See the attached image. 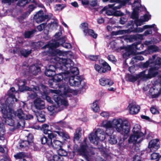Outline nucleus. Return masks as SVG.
Wrapping results in <instances>:
<instances>
[{"mask_svg":"<svg viewBox=\"0 0 161 161\" xmlns=\"http://www.w3.org/2000/svg\"><path fill=\"white\" fill-rule=\"evenodd\" d=\"M130 0H123L121 1L120 0V1L119 2L120 3V5L118 6L114 7V9L116 10L117 9H119L121 7L125 5L127 3L130 4L131 3L129 2Z\"/></svg>","mask_w":161,"mask_h":161,"instance_id":"32","label":"nucleus"},{"mask_svg":"<svg viewBox=\"0 0 161 161\" xmlns=\"http://www.w3.org/2000/svg\"><path fill=\"white\" fill-rule=\"evenodd\" d=\"M101 126L105 128V133L108 135L111 134L114 129L122 135H127L129 133L130 128V124L128 121L120 118L104 120L102 122Z\"/></svg>","mask_w":161,"mask_h":161,"instance_id":"2","label":"nucleus"},{"mask_svg":"<svg viewBox=\"0 0 161 161\" xmlns=\"http://www.w3.org/2000/svg\"><path fill=\"white\" fill-rule=\"evenodd\" d=\"M38 91H35L33 94L30 95V97L32 98H34L37 96V94L41 93L42 97L44 99H46L48 102L52 103L53 101L51 100V97L47 95L48 92L47 90V88L45 86L42 85L38 87Z\"/></svg>","mask_w":161,"mask_h":161,"instance_id":"9","label":"nucleus"},{"mask_svg":"<svg viewBox=\"0 0 161 161\" xmlns=\"http://www.w3.org/2000/svg\"><path fill=\"white\" fill-rule=\"evenodd\" d=\"M117 136L114 135H111L109 140V142L111 144H115L117 142Z\"/></svg>","mask_w":161,"mask_h":161,"instance_id":"38","label":"nucleus"},{"mask_svg":"<svg viewBox=\"0 0 161 161\" xmlns=\"http://www.w3.org/2000/svg\"><path fill=\"white\" fill-rule=\"evenodd\" d=\"M151 18V15L147 14H145L142 17L139 19H136L135 20V23L136 27L138 26H141L143 24L144 22L148 21Z\"/></svg>","mask_w":161,"mask_h":161,"instance_id":"22","label":"nucleus"},{"mask_svg":"<svg viewBox=\"0 0 161 161\" xmlns=\"http://www.w3.org/2000/svg\"><path fill=\"white\" fill-rule=\"evenodd\" d=\"M155 65L154 68H153L150 69L148 71L147 74H146V71H144L140 74L141 77H142L144 78H150L152 77L155 76L157 74V69L159 68L160 65L161 64V58H157L156 62L154 64Z\"/></svg>","mask_w":161,"mask_h":161,"instance_id":"8","label":"nucleus"},{"mask_svg":"<svg viewBox=\"0 0 161 161\" xmlns=\"http://www.w3.org/2000/svg\"><path fill=\"white\" fill-rule=\"evenodd\" d=\"M71 4L72 6L75 8L78 7L79 6L78 3L76 2H72L71 3Z\"/></svg>","mask_w":161,"mask_h":161,"instance_id":"63","label":"nucleus"},{"mask_svg":"<svg viewBox=\"0 0 161 161\" xmlns=\"http://www.w3.org/2000/svg\"><path fill=\"white\" fill-rule=\"evenodd\" d=\"M15 115H16L19 119H31L33 117L32 115L26 114L21 109L18 110L16 111Z\"/></svg>","mask_w":161,"mask_h":161,"instance_id":"16","label":"nucleus"},{"mask_svg":"<svg viewBox=\"0 0 161 161\" xmlns=\"http://www.w3.org/2000/svg\"><path fill=\"white\" fill-rule=\"evenodd\" d=\"M1 125V126H0V134L4 135L5 132L4 127L3 126V125Z\"/></svg>","mask_w":161,"mask_h":161,"instance_id":"55","label":"nucleus"},{"mask_svg":"<svg viewBox=\"0 0 161 161\" xmlns=\"http://www.w3.org/2000/svg\"><path fill=\"white\" fill-rule=\"evenodd\" d=\"M152 59H149L148 61H147L145 63H144L143 64V67H147L149 66V65L150 64V63L152 64Z\"/></svg>","mask_w":161,"mask_h":161,"instance_id":"56","label":"nucleus"},{"mask_svg":"<svg viewBox=\"0 0 161 161\" xmlns=\"http://www.w3.org/2000/svg\"><path fill=\"white\" fill-rule=\"evenodd\" d=\"M46 157L48 161H61V158L57 155H52L49 153H47Z\"/></svg>","mask_w":161,"mask_h":161,"instance_id":"26","label":"nucleus"},{"mask_svg":"<svg viewBox=\"0 0 161 161\" xmlns=\"http://www.w3.org/2000/svg\"><path fill=\"white\" fill-rule=\"evenodd\" d=\"M34 105L38 109H42L45 108L44 102L41 99L38 98L35 99L34 101Z\"/></svg>","mask_w":161,"mask_h":161,"instance_id":"24","label":"nucleus"},{"mask_svg":"<svg viewBox=\"0 0 161 161\" xmlns=\"http://www.w3.org/2000/svg\"><path fill=\"white\" fill-rule=\"evenodd\" d=\"M113 15L116 16H119L123 15V14L120 12L117 11L113 13Z\"/></svg>","mask_w":161,"mask_h":161,"instance_id":"53","label":"nucleus"},{"mask_svg":"<svg viewBox=\"0 0 161 161\" xmlns=\"http://www.w3.org/2000/svg\"><path fill=\"white\" fill-rule=\"evenodd\" d=\"M115 42L114 41H112L109 43L108 46L112 49H113L115 47Z\"/></svg>","mask_w":161,"mask_h":161,"instance_id":"51","label":"nucleus"},{"mask_svg":"<svg viewBox=\"0 0 161 161\" xmlns=\"http://www.w3.org/2000/svg\"><path fill=\"white\" fill-rule=\"evenodd\" d=\"M65 37L60 39L58 42L52 41L50 42L47 45L46 47L53 49L54 48H56L61 45L63 47L66 48H70L71 45L70 43H65Z\"/></svg>","mask_w":161,"mask_h":161,"instance_id":"11","label":"nucleus"},{"mask_svg":"<svg viewBox=\"0 0 161 161\" xmlns=\"http://www.w3.org/2000/svg\"><path fill=\"white\" fill-rule=\"evenodd\" d=\"M103 69H104L106 71V72L110 70H111V67L108 65V64L105 62H104L103 63Z\"/></svg>","mask_w":161,"mask_h":161,"instance_id":"43","label":"nucleus"},{"mask_svg":"<svg viewBox=\"0 0 161 161\" xmlns=\"http://www.w3.org/2000/svg\"><path fill=\"white\" fill-rule=\"evenodd\" d=\"M140 0H137L134 1L133 6V12L132 14V18L136 19L138 17V8L140 6Z\"/></svg>","mask_w":161,"mask_h":161,"instance_id":"17","label":"nucleus"},{"mask_svg":"<svg viewBox=\"0 0 161 161\" xmlns=\"http://www.w3.org/2000/svg\"><path fill=\"white\" fill-rule=\"evenodd\" d=\"M49 91L55 94L53 96V99L57 104L56 107L53 105H51L48 107L47 109L50 112V115H52L55 113V109L62 105L66 106L68 105V103L66 100L62 98L64 96H66L68 92H72L69 86L65 85H60L58 87V89L50 90Z\"/></svg>","mask_w":161,"mask_h":161,"instance_id":"3","label":"nucleus"},{"mask_svg":"<svg viewBox=\"0 0 161 161\" xmlns=\"http://www.w3.org/2000/svg\"><path fill=\"white\" fill-rule=\"evenodd\" d=\"M40 70V68L35 65H32L30 68V72L34 75H36Z\"/></svg>","mask_w":161,"mask_h":161,"instance_id":"30","label":"nucleus"},{"mask_svg":"<svg viewBox=\"0 0 161 161\" xmlns=\"http://www.w3.org/2000/svg\"><path fill=\"white\" fill-rule=\"evenodd\" d=\"M17 1V0H3V2L4 3L10 4L11 3ZM30 1V0H19L17 5L20 7H24Z\"/></svg>","mask_w":161,"mask_h":161,"instance_id":"19","label":"nucleus"},{"mask_svg":"<svg viewBox=\"0 0 161 161\" xmlns=\"http://www.w3.org/2000/svg\"><path fill=\"white\" fill-rule=\"evenodd\" d=\"M99 81V84L103 86H111L114 84V82L112 80L105 77L100 78Z\"/></svg>","mask_w":161,"mask_h":161,"instance_id":"20","label":"nucleus"},{"mask_svg":"<svg viewBox=\"0 0 161 161\" xmlns=\"http://www.w3.org/2000/svg\"><path fill=\"white\" fill-rule=\"evenodd\" d=\"M54 132L57 133L58 135L62 137L64 140L68 139L69 138V136L68 134L66 132L64 131H57L56 130H53Z\"/></svg>","mask_w":161,"mask_h":161,"instance_id":"29","label":"nucleus"},{"mask_svg":"<svg viewBox=\"0 0 161 161\" xmlns=\"http://www.w3.org/2000/svg\"><path fill=\"white\" fill-rule=\"evenodd\" d=\"M140 44L132 45L127 46L125 48V52L123 54V57L125 58H127L131 54H135L136 49H139L138 46Z\"/></svg>","mask_w":161,"mask_h":161,"instance_id":"12","label":"nucleus"},{"mask_svg":"<svg viewBox=\"0 0 161 161\" xmlns=\"http://www.w3.org/2000/svg\"><path fill=\"white\" fill-rule=\"evenodd\" d=\"M152 33V31L151 30H147L144 32V35L145 36H146L148 35L151 34Z\"/></svg>","mask_w":161,"mask_h":161,"instance_id":"62","label":"nucleus"},{"mask_svg":"<svg viewBox=\"0 0 161 161\" xmlns=\"http://www.w3.org/2000/svg\"><path fill=\"white\" fill-rule=\"evenodd\" d=\"M52 61L54 60L56 63L58 68L64 70H67L66 72L59 73L55 75L54 77V80L53 82L50 84L51 87L54 88H57L61 85L58 84L55 81L58 82L62 80L63 82L65 81V82L68 81L70 85L71 86L78 87L80 86V87L85 88V83L82 81L81 78L79 76L75 75L78 74V68L74 67V63L69 58H65L59 57L58 56H66L68 58H72V55L70 52H66L61 51L58 50L53 51L52 54ZM61 85H65L63 83Z\"/></svg>","mask_w":161,"mask_h":161,"instance_id":"1","label":"nucleus"},{"mask_svg":"<svg viewBox=\"0 0 161 161\" xmlns=\"http://www.w3.org/2000/svg\"><path fill=\"white\" fill-rule=\"evenodd\" d=\"M53 130H54L53 128H52L51 130H50V132H48L47 134L48 135V140H51L52 139L55 137L57 136V135L53 133L54 131Z\"/></svg>","mask_w":161,"mask_h":161,"instance_id":"35","label":"nucleus"},{"mask_svg":"<svg viewBox=\"0 0 161 161\" xmlns=\"http://www.w3.org/2000/svg\"><path fill=\"white\" fill-rule=\"evenodd\" d=\"M100 115L102 117L108 119L110 116V114L108 111H103L100 114Z\"/></svg>","mask_w":161,"mask_h":161,"instance_id":"41","label":"nucleus"},{"mask_svg":"<svg viewBox=\"0 0 161 161\" xmlns=\"http://www.w3.org/2000/svg\"><path fill=\"white\" fill-rule=\"evenodd\" d=\"M26 155L23 152L18 153L14 155V157L17 159H23L25 157Z\"/></svg>","mask_w":161,"mask_h":161,"instance_id":"36","label":"nucleus"},{"mask_svg":"<svg viewBox=\"0 0 161 161\" xmlns=\"http://www.w3.org/2000/svg\"><path fill=\"white\" fill-rule=\"evenodd\" d=\"M141 126L138 125H136L133 129V134L131 135L128 139L129 143H140L142 140L144 134L141 132Z\"/></svg>","mask_w":161,"mask_h":161,"instance_id":"5","label":"nucleus"},{"mask_svg":"<svg viewBox=\"0 0 161 161\" xmlns=\"http://www.w3.org/2000/svg\"><path fill=\"white\" fill-rule=\"evenodd\" d=\"M65 6L64 4H58L56 5L55 8L56 10L60 11L62 10Z\"/></svg>","mask_w":161,"mask_h":161,"instance_id":"45","label":"nucleus"},{"mask_svg":"<svg viewBox=\"0 0 161 161\" xmlns=\"http://www.w3.org/2000/svg\"><path fill=\"white\" fill-rule=\"evenodd\" d=\"M11 107L9 105H1V111L3 114L4 118L3 120V123L11 126H14V122L13 119L15 114Z\"/></svg>","mask_w":161,"mask_h":161,"instance_id":"4","label":"nucleus"},{"mask_svg":"<svg viewBox=\"0 0 161 161\" xmlns=\"http://www.w3.org/2000/svg\"><path fill=\"white\" fill-rule=\"evenodd\" d=\"M48 127L49 125L47 124H44L42 125V129L44 134H46L48 132H50V130H51L49 129Z\"/></svg>","mask_w":161,"mask_h":161,"instance_id":"40","label":"nucleus"},{"mask_svg":"<svg viewBox=\"0 0 161 161\" xmlns=\"http://www.w3.org/2000/svg\"><path fill=\"white\" fill-rule=\"evenodd\" d=\"M59 125L57 124V122L53 126V127L54 129H53L54 130H56L57 131H61Z\"/></svg>","mask_w":161,"mask_h":161,"instance_id":"49","label":"nucleus"},{"mask_svg":"<svg viewBox=\"0 0 161 161\" xmlns=\"http://www.w3.org/2000/svg\"><path fill=\"white\" fill-rule=\"evenodd\" d=\"M128 32V30H121L117 31H113L112 32V34L113 35H122L124 33H126Z\"/></svg>","mask_w":161,"mask_h":161,"instance_id":"37","label":"nucleus"},{"mask_svg":"<svg viewBox=\"0 0 161 161\" xmlns=\"http://www.w3.org/2000/svg\"><path fill=\"white\" fill-rule=\"evenodd\" d=\"M106 138L105 132L102 129H98L94 133H91L89 136L90 142L97 145L99 141H103Z\"/></svg>","mask_w":161,"mask_h":161,"instance_id":"7","label":"nucleus"},{"mask_svg":"<svg viewBox=\"0 0 161 161\" xmlns=\"http://www.w3.org/2000/svg\"><path fill=\"white\" fill-rule=\"evenodd\" d=\"M28 140L27 141H24L21 146H22L23 147H30V146L33 145L32 140L33 139V136L32 134H30L27 136Z\"/></svg>","mask_w":161,"mask_h":161,"instance_id":"25","label":"nucleus"},{"mask_svg":"<svg viewBox=\"0 0 161 161\" xmlns=\"http://www.w3.org/2000/svg\"><path fill=\"white\" fill-rule=\"evenodd\" d=\"M89 59L92 61L96 60L98 58V57L97 56H95L93 55H90L88 56Z\"/></svg>","mask_w":161,"mask_h":161,"instance_id":"52","label":"nucleus"},{"mask_svg":"<svg viewBox=\"0 0 161 161\" xmlns=\"http://www.w3.org/2000/svg\"><path fill=\"white\" fill-rule=\"evenodd\" d=\"M47 18L48 16L47 15L44 16L43 15V13L42 11H39L34 16V19L38 23L41 22L45 19Z\"/></svg>","mask_w":161,"mask_h":161,"instance_id":"21","label":"nucleus"},{"mask_svg":"<svg viewBox=\"0 0 161 161\" xmlns=\"http://www.w3.org/2000/svg\"><path fill=\"white\" fill-rule=\"evenodd\" d=\"M80 28L83 31L85 36L89 35L94 38H96L97 34H95L93 30L88 29V25L87 23H82L80 25Z\"/></svg>","mask_w":161,"mask_h":161,"instance_id":"13","label":"nucleus"},{"mask_svg":"<svg viewBox=\"0 0 161 161\" xmlns=\"http://www.w3.org/2000/svg\"><path fill=\"white\" fill-rule=\"evenodd\" d=\"M47 69L51 70V71H53V72L55 73V67L54 66L50 65L49 67V68Z\"/></svg>","mask_w":161,"mask_h":161,"instance_id":"61","label":"nucleus"},{"mask_svg":"<svg viewBox=\"0 0 161 161\" xmlns=\"http://www.w3.org/2000/svg\"><path fill=\"white\" fill-rule=\"evenodd\" d=\"M133 161H141V158L138 156H136L133 158Z\"/></svg>","mask_w":161,"mask_h":161,"instance_id":"60","label":"nucleus"},{"mask_svg":"<svg viewBox=\"0 0 161 161\" xmlns=\"http://www.w3.org/2000/svg\"><path fill=\"white\" fill-rule=\"evenodd\" d=\"M24 121H19L18 123L17 127L19 128L21 127H23L24 126Z\"/></svg>","mask_w":161,"mask_h":161,"instance_id":"54","label":"nucleus"},{"mask_svg":"<svg viewBox=\"0 0 161 161\" xmlns=\"http://www.w3.org/2000/svg\"><path fill=\"white\" fill-rule=\"evenodd\" d=\"M98 103V101L95 100L91 106V109L95 113H98L100 111V108Z\"/></svg>","mask_w":161,"mask_h":161,"instance_id":"27","label":"nucleus"},{"mask_svg":"<svg viewBox=\"0 0 161 161\" xmlns=\"http://www.w3.org/2000/svg\"><path fill=\"white\" fill-rule=\"evenodd\" d=\"M94 68L96 71L100 73H105L106 72V71L100 65L97 64H95L94 66Z\"/></svg>","mask_w":161,"mask_h":161,"instance_id":"34","label":"nucleus"},{"mask_svg":"<svg viewBox=\"0 0 161 161\" xmlns=\"http://www.w3.org/2000/svg\"><path fill=\"white\" fill-rule=\"evenodd\" d=\"M14 88L12 87L8 92V95L4 98L2 97L0 99V104L3 105H9L12 107L14 101L17 102V99L15 97L14 93H15Z\"/></svg>","mask_w":161,"mask_h":161,"instance_id":"6","label":"nucleus"},{"mask_svg":"<svg viewBox=\"0 0 161 161\" xmlns=\"http://www.w3.org/2000/svg\"><path fill=\"white\" fill-rule=\"evenodd\" d=\"M57 124H59L60 126L62 127H66V123L63 121H60L57 122Z\"/></svg>","mask_w":161,"mask_h":161,"instance_id":"48","label":"nucleus"},{"mask_svg":"<svg viewBox=\"0 0 161 161\" xmlns=\"http://www.w3.org/2000/svg\"><path fill=\"white\" fill-rule=\"evenodd\" d=\"M158 48L157 47L154 45H151L148 47V52L149 53H153L158 51Z\"/></svg>","mask_w":161,"mask_h":161,"instance_id":"33","label":"nucleus"},{"mask_svg":"<svg viewBox=\"0 0 161 161\" xmlns=\"http://www.w3.org/2000/svg\"><path fill=\"white\" fill-rule=\"evenodd\" d=\"M57 153L59 156L58 155H57L60 157L62 159L61 161H63V158L62 156H66L67 154V152L64 149L61 148L59 149L58 150ZM49 153L51 155H52V154H51ZM54 155H53V156Z\"/></svg>","mask_w":161,"mask_h":161,"instance_id":"31","label":"nucleus"},{"mask_svg":"<svg viewBox=\"0 0 161 161\" xmlns=\"http://www.w3.org/2000/svg\"><path fill=\"white\" fill-rule=\"evenodd\" d=\"M41 140L42 144H46L49 147L54 149L61 148L63 145V142L58 140L54 139L52 141L51 139L48 140V138L45 136L42 137Z\"/></svg>","mask_w":161,"mask_h":161,"instance_id":"10","label":"nucleus"},{"mask_svg":"<svg viewBox=\"0 0 161 161\" xmlns=\"http://www.w3.org/2000/svg\"><path fill=\"white\" fill-rule=\"evenodd\" d=\"M87 147L86 144L84 145H81L80 146V152L82 154L84 155H86V151Z\"/></svg>","mask_w":161,"mask_h":161,"instance_id":"39","label":"nucleus"},{"mask_svg":"<svg viewBox=\"0 0 161 161\" xmlns=\"http://www.w3.org/2000/svg\"><path fill=\"white\" fill-rule=\"evenodd\" d=\"M45 25L46 24L42 23L37 26V29L39 31H41L44 28Z\"/></svg>","mask_w":161,"mask_h":161,"instance_id":"50","label":"nucleus"},{"mask_svg":"<svg viewBox=\"0 0 161 161\" xmlns=\"http://www.w3.org/2000/svg\"><path fill=\"white\" fill-rule=\"evenodd\" d=\"M108 59L111 61H115V57L112 55H110L108 57Z\"/></svg>","mask_w":161,"mask_h":161,"instance_id":"58","label":"nucleus"},{"mask_svg":"<svg viewBox=\"0 0 161 161\" xmlns=\"http://www.w3.org/2000/svg\"><path fill=\"white\" fill-rule=\"evenodd\" d=\"M35 31L34 30L31 31H26L25 33V38H29L33 36V34Z\"/></svg>","mask_w":161,"mask_h":161,"instance_id":"42","label":"nucleus"},{"mask_svg":"<svg viewBox=\"0 0 161 161\" xmlns=\"http://www.w3.org/2000/svg\"><path fill=\"white\" fill-rule=\"evenodd\" d=\"M20 52L21 54L25 57L27 56L31 53V50L28 51L26 50H21Z\"/></svg>","mask_w":161,"mask_h":161,"instance_id":"44","label":"nucleus"},{"mask_svg":"<svg viewBox=\"0 0 161 161\" xmlns=\"http://www.w3.org/2000/svg\"><path fill=\"white\" fill-rule=\"evenodd\" d=\"M129 112L131 114H134L137 113L140 109V107L137 105L130 104L128 107Z\"/></svg>","mask_w":161,"mask_h":161,"instance_id":"23","label":"nucleus"},{"mask_svg":"<svg viewBox=\"0 0 161 161\" xmlns=\"http://www.w3.org/2000/svg\"><path fill=\"white\" fill-rule=\"evenodd\" d=\"M159 154L157 153H153L151 154L150 158L152 160L156 159L158 158L159 157Z\"/></svg>","mask_w":161,"mask_h":161,"instance_id":"47","label":"nucleus"},{"mask_svg":"<svg viewBox=\"0 0 161 161\" xmlns=\"http://www.w3.org/2000/svg\"><path fill=\"white\" fill-rule=\"evenodd\" d=\"M36 116L38 121L41 122H43L45 120V118L43 112L41 111L36 113Z\"/></svg>","mask_w":161,"mask_h":161,"instance_id":"28","label":"nucleus"},{"mask_svg":"<svg viewBox=\"0 0 161 161\" xmlns=\"http://www.w3.org/2000/svg\"><path fill=\"white\" fill-rule=\"evenodd\" d=\"M150 111L153 114H155L158 113V110L154 108H151Z\"/></svg>","mask_w":161,"mask_h":161,"instance_id":"57","label":"nucleus"},{"mask_svg":"<svg viewBox=\"0 0 161 161\" xmlns=\"http://www.w3.org/2000/svg\"><path fill=\"white\" fill-rule=\"evenodd\" d=\"M152 28H154V30L155 31L158 30V29L156 27V25L155 24H153L152 25H145L142 28H136L131 31L135 32H141L146 29Z\"/></svg>","mask_w":161,"mask_h":161,"instance_id":"18","label":"nucleus"},{"mask_svg":"<svg viewBox=\"0 0 161 161\" xmlns=\"http://www.w3.org/2000/svg\"><path fill=\"white\" fill-rule=\"evenodd\" d=\"M35 7L33 5H31L29 6V10L31 12L35 8Z\"/></svg>","mask_w":161,"mask_h":161,"instance_id":"64","label":"nucleus"},{"mask_svg":"<svg viewBox=\"0 0 161 161\" xmlns=\"http://www.w3.org/2000/svg\"><path fill=\"white\" fill-rule=\"evenodd\" d=\"M160 147V142L158 139L151 141L149 143L148 147L151 152L155 151Z\"/></svg>","mask_w":161,"mask_h":161,"instance_id":"15","label":"nucleus"},{"mask_svg":"<svg viewBox=\"0 0 161 161\" xmlns=\"http://www.w3.org/2000/svg\"><path fill=\"white\" fill-rule=\"evenodd\" d=\"M45 75L48 76H50L53 75H54L55 73L53 72V71L47 69L45 72Z\"/></svg>","mask_w":161,"mask_h":161,"instance_id":"46","label":"nucleus"},{"mask_svg":"<svg viewBox=\"0 0 161 161\" xmlns=\"http://www.w3.org/2000/svg\"><path fill=\"white\" fill-rule=\"evenodd\" d=\"M134 58L136 59L139 60H142L144 59L143 57L141 55L137 56L135 57Z\"/></svg>","mask_w":161,"mask_h":161,"instance_id":"59","label":"nucleus"},{"mask_svg":"<svg viewBox=\"0 0 161 161\" xmlns=\"http://www.w3.org/2000/svg\"><path fill=\"white\" fill-rule=\"evenodd\" d=\"M18 85L20 92H23L25 90H29L33 91L34 93L35 91H38V87L37 86L30 88L27 86H25L26 83V81L25 79H19L18 80Z\"/></svg>","mask_w":161,"mask_h":161,"instance_id":"14","label":"nucleus"}]
</instances>
